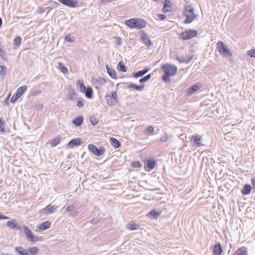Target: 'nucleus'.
<instances>
[{
  "label": "nucleus",
  "mask_w": 255,
  "mask_h": 255,
  "mask_svg": "<svg viewBox=\"0 0 255 255\" xmlns=\"http://www.w3.org/2000/svg\"><path fill=\"white\" fill-rule=\"evenodd\" d=\"M6 226L12 229H16L17 230H20L21 229L20 228L17 227V223L14 219L8 221L6 222Z\"/></svg>",
  "instance_id": "2eb2a0df"
},
{
  "label": "nucleus",
  "mask_w": 255,
  "mask_h": 255,
  "mask_svg": "<svg viewBox=\"0 0 255 255\" xmlns=\"http://www.w3.org/2000/svg\"><path fill=\"white\" fill-rule=\"evenodd\" d=\"M15 251L19 255H29L28 250L22 247H17L15 248Z\"/></svg>",
  "instance_id": "a211bd4d"
},
{
  "label": "nucleus",
  "mask_w": 255,
  "mask_h": 255,
  "mask_svg": "<svg viewBox=\"0 0 255 255\" xmlns=\"http://www.w3.org/2000/svg\"><path fill=\"white\" fill-rule=\"evenodd\" d=\"M202 136L199 134H196L191 137V140L193 142L195 146L200 147L203 145L201 143Z\"/></svg>",
  "instance_id": "9b49d317"
},
{
  "label": "nucleus",
  "mask_w": 255,
  "mask_h": 255,
  "mask_svg": "<svg viewBox=\"0 0 255 255\" xmlns=\"http://www.w3.org/2000/svg\"><path fill=\"white\" fill-rule=\"evenodd\" d=\"M127 228L130 231L136 230L139 229V225L132 221L127 225Z\"/></svg>",
  "instance_id": "6ab92c4d"
},
{
  "label": "nucleus",
  "mask_w": 255,
  "mask_h": 255,
  "mask_svg": "<svg viewBox=\"0 0 255 255\" xmlns=\"http://www.w3.org/2000/svg\"><path fill=\"white\" fill-rule=\"evenodd\" d=\"M151 77V75L150 74H148L147 75H146L145 77H144V79L147 81L148 80H149Z\"/></svg>",
  "instance_id": "6e6d98bb"
},
{
  "label": "nucleus",
  "mask_w": 255,
  "mask_h": 255,
  "mask_svg": "<svg viewBox=\"0 0 255 255\" xmlns=\"http://www.w3.org/2000/svg\"><path fill=\"white\" fill-rule=\"evenodd\" d=\"M27 89V87L25 85L19 87L15 94L12 96L10 99L11 103H14L18 98H19L22 94L25 92Z\"/></svg>",
  "instance_id": "0eeeda50"
},
{
  "label": "nucleus",
  "mask_w": 255,
  "mask_h": 255,
  "mask_svg": "<svg viewBox=\"0 0 255 255\" xmlns=\"http://www.w3.org/2000/svg\"><path fill=\"white\" fill-rule=\"evenodd\" d=\"M4 54V51H3V50L0 47V55L1 56H2Z\"/></svg>",
  "instance_id": "bf43d9fd"
},
{
  "label": "nucleus",
  "mask_w": 255,
  "mask_h": 255,
  "mask_svg": "<svg viewBox=\"0 0 255 255\" xmlns=\"http://www.w3.org/2000/svg\"><path fill=\"white\" fill-rule=\"evenodd\" d=\"M58 68L64 74H66L68 72V68L64 66L61 62L58 63Z\"/></svg>",
  "instance_id": "f704fd0d"
},
{
  "label": "nucleus",
  "mask_w": 255,
  "mask_h": 255,
  "mask_svg": "<svg viewBox=\"0 0 255 255\" xmlns=\"http://www.w3.org/2000/svg\"><path fill=\"white\" fill-rule=\"evenodd\" d=\"M61 141V138L59 137H56L50 142V146L54 147L58 144Z\"/></svg>",
  "instance_id": "72a5a7b5"
},
{
  "label": "nucleus",
  "mask_w": 255,
  "mask_h": 255,
  "mask_svg": "<svg viewBox=\"0 0 255 255\" xmlns=\"http://www.w3.org/2000/svg\"><path fill=\"white\" fill-rule=\"evenodd\" d=\"M131 166L135 168H140L142 167V164L139 161H135L131 163Z\"/></svg>",
  "instance_id": "e433bc0d"
},
{
  "label": "nucleus",
  "mask_w": 255,
  "mask_h": 255,
  "mask_svg": "<svg viewBox=\"0 0 255 255\" xmlns=\"http://www.w3.org/2000/svg\"><path fill=\"white\" fill-rule=\"evenodd\" d=\"M107 104L109 106L114 105L118 102L117 94L115 92H112L111 95H107Z\"/></svg>",
  "instance_id": "1a4fd4ad"
},
{
  "label": "nucleus",
  "mask_w": 255,
  "mask_h": 255,
  "mask_svg": "<svg viewBox=\"0 0 255 255\" xmlns=\"http://www.w3.org/2000/svg\"><path fill=\"white\" fill-rule=\"evenodd\" d=\"M222 252L223 249L219 243L216 244L213 246L212 250V254L213 255H220Z\"/></svg>",
  "instance_id": "f8f14e48"
},
{
  "label": "nucleus",
  "mask_w": 255,
  "mask_h": 255,
  "mask_svg": "<svg viewBox=\"0 0 255 255\" xmlns=\"http://www.w3.org/2000/svg\"><path fill=\"white\" fill-rule=\"evenodd\" d=\"M77 105L78 107L80 108L83 106V101L79 100L77 102Z\"/></svg>",
  "instance_id": "864d4df0"
},
{
  "label": "nucleus",
  "mask_w": 255,
  "mask_h": 255,
  "mask_svg": "<svg viewBox=\"0 0 255 255\" xmlns=\"http://www.w3.org/2000/svg\"><path fill=\"white\" fill-rule=\"evenodd\" d=\"M83 122V118L79 117L73 120V123L76 126H80Z\"/></svg>",
  "instance_id": "bb28decb"
},
{
  "label": "nucleus",
  "mask_w": 255,
  "mask_h": 255,
  "mask_svg": "<svg viewBox=\"0 0 255 255\" xmlns=\"http://www.w3.org/2000/svg\"><path fill=\"white\" fill-rule=\"evenodd\" d=\"M183 14L186 17L184 23L186 24L191 23L196 17L194 8L191 5H187L185 6Z\"/></svg>",
  "instance_id": "7ed1b4c3"
},
{
  "label": "nucleus",
  "mask_w": 255,
  "mask_h": 255,
  "mask_svg": "<svg viewBox=\"0 0 255 255\" xmlns=\"http://www.w3.org/2000/svg\"><path fill=\"white\" fill-rule=\"evenodd\" d=\"M23 229L26 238L29 242H35L41 240L39 238L35 236L27 226L23 225Z\"/></svg>",
  "instance_id": "423d86ee"
},
{
  "label": "nucleus",
  "mask_w": 255,
  "mask_h": 255,
  "mask_svg": "<svg viewBox=\"0 0 255 255\" xmlns=\"http://www.w3.org/2000/svg\"><path fill=\"white\" fill-rule=\"evenodd\" d=\"M51 223L49 221H46L42 223L37 227V229L39 231H42L51 227Z\"/></svg>",
  "instance_id": "ddd939ff"
},
{
  "label": "nucleus",
  "mask_w": 255,
  "mask_h": 255,
  "mask_svg": "<svg viewBox=\"0 0 255 255\" xmlns=\"http://www.w3.org/2000/svg\"><path fill=\"white\" fill-rule=\"evenodd\" d=\"M169 138L168 135L165 134L164 136L161 137L160 139V141L161 142H166Z\"/></svg>",
  "instance_id": "37998d69"
},
{
  "label": "nucleus",
  "mask_w": 255,
  "mask_h": 255,
  "mask_svg": "<svg viewBox=\"0 0 255 255\" xmlns=\"http://www.w3.org/2000/svg\"><path fill=\"white\" fill-rule=\"evenodd\" d=\"M45 8L42 7H39L37 9V11L39 13H42L45 11Z\"/></svg>",
  "instance_id": "09e8293b"
},
{
  "label": "nucleus",
  "mask_w": 255,
  "mask_h": 255,
  "mask_svg": "<svg viewBox=\"0 0 255 255\" xmlns=\"http://www.w3.org/2000/svg\"><path fill=\"white\" fill-rule=\"evenodd\" d=\"M233 255H247V251L245 247H241L238 249Z\"/></svg>",
  "instance_id": "5701e85b"
},
{
  "label": "nucleus",
  "mask_w": 255,
  "mask_h": 255,
  "mask_svg": "<svg viewBox=\"0 0 255 255\" xmlns=\"http://www.w3.org/2000/svg\"><path fill=\"white\" fill-rule=\"evenodd\" d=\"M56 208V207H55L54 206L51 205L50 204H49L47 205L45 208L42 209L41 212H44V213L45 214L52 213Z\"/></svg>",
  "instance_id": "dca6fc26"
},
{
  "label": "nucleus",
  "mask_w": 255,
  "mask_h": 255,
  "mask_svg": "<svg viewBox=\"0 0 255 255\" xmlns=\"http://www.w3.org/2000/svg\"><path fill=\"white\" fill-rule=\"evenodd\" d=\"M21 43V38L19 36H16L13 39V44L16 47L19 46Z\"/></svg>",
  "instance_id": "473e14b6"
},
{
  "label": "nucleus",
  "mask_w": 255,
  "mask_h": 255,
  "mask_svg": "<svg viewBox=\"0 0 255 255\" xmlns=\"http://www.w3.org/2000/svg\"><path fill=\"white\" fill-rule=\"evenodd\" d=\"M157 18L160 20H164L166 17V15L164 14H159L157 15Z\"/></svg>",
  "instance_id": "de8ad7c7"
},
{
  "label": "nucleus",
  "mask_w": 255,
  "mask_h": 255,
  "mask_svg": "<svg viewBox=\"0 0 255 255\" xmlns=\"http://www.w3.org/2000/svg\"><path fill=\"white\" fill-rule=\"evenodd\" d=\"M108 73L109 75L113 79L117 78V73L115 70L110 68L109 67H106Z\"/></svg>",
  "instance_id": "cd10ccee"
},
{
  "label": "nucleus",
  "mask_w": 255,
  "mask_h": 255,
  "mask_svg": "<svg viewBox=\"0 0 255 255\" xmlns=\"http://www.w3.org/2000/svg\"><path fill=\"white\" fill-rule=\"evenodd\" d=\"M74 209V207L73 205H70V206H68L66 207V211L67 212H70V211H71L72 210H73Z\"/></svg>",
  "instance_id": "3c124183"
},
{
  "label": "nucleus",
  "mask_w": 255,
  "mask_h": 255,
  "mask_svg": "<svg viewBox=\"0 0 255 255\" xmlns=\"http://www.w3.org/2000/svg\"><path fill=\"white\" fill-rule=\"evenodd\" d=\"M171 7H172V4L169 1V0H165V3L163 5V9H162L163 12L166 13L167 12L171 11L172 10Z\"/></svg>",
  "instance_id": "f3484780"
},
{
  "label": "nucleus",
  "mask_w": 255,
  "mask_h": 255,
  "mask_svg": "<svg viewBox=\"0 0 255 255\" xmlns=\"http://www.w3.org/2000/svg\"><path fill=\"white\" fill-rule=\"evenodd\" d=\"M62 4L69 7H76L78 6L79 0H58Z\"/></svg>",
  "instance_id": "9d476101"
},
{
  "label": "nucleus",
  "mask_w": 255,
  "mask_h": 255,
  "mask_svg": "<svg viewBox=\"0 0 255 255\" xmlns=\"http://www.w3.org/2000/svg\"><path fill=\"white\" fill-rule=\"evenodd\" d=\"M148 71V69H146L143 70L139 71L133 74V76L135 77H140L145 74H146Z\"/></svg>",
  "instance_id": "c9c22d12"
},
{
  "label": "nucleus",
  "mask_w": 255,
  "mask_h": 255,
  "mask_svg": "<svg viewBox=\"0 0 255 255\" xmlns=\"http://www.w3.org/2000/svg\"><path fill=\"white\" fill-rule=\"evenodd\" d=\"M8 217L3 215L2 213L0 212V220H5L7 219Z\"/></svg>",
  "instance_id": "603ef678"
},
{
  "label": "nucleus",
  "mask_w": 255,
  "mask_h": 255,
  "mask_svg": "<svg viewBox=\"0 0 255 255\" xmlns=\"http://www.w3.org/2000/svg\"><path fill=\"white\" fill-rule=\"evenodd\" d=\"M248 55L251 57L255 58V48L248 51Z\"/></svg>",
  "instance_id": "79ce46f5"
},
{
  "label": "nucleus",
  "mask_w": 255,
  "mask_h": 255,
  "mask_svg": "<svg viewBox=\"0 0 255 255\" xmlns=\"http://www.w3.org/2000/svg\"><path fill=\"white\" fill-rule=\"evenodd\" d=\"M125 23L126 25L132 29H141L145 27L146 25V22L145 20L136 18L127 20Z\"/></svg>",
  "instance_id": "f03ea898"
},
{
  "label": "nucleus",
  "mask_w": 255,
  "mask_h": 255,
  "mask_svg": "<svg viewBox=\"0 0 255 255\" xmlns=\"http://www.w3.org/2000/svg\"><path fill=\"white\" fill-rule=\"evenodd\" d=\"M161 68L164 73L162 79L165 82L169 81V77L175 76L177 72V67L173 65L166 63L161 66Z\"/></svg>",
  "instance_id": "f257e3e1"
},
{
  "label": "nucleus",
  "mask_w": 255,
  "mask_h": 255,
  "mask_svg": "<svg viewBox=\"0 0 255 255\" xmlns=\"http://www.w3.org/2000/svg\"><path fill=\"white\" fill-rule=\"evenodd\" d=\"M81 141L80 138H76L72 139L68 143L67 146L69 148H73L75 146H78L80 145Z\"/></svg>",
  "instance_id": "4468645a"
},
{
  "label": "nucleus",
  "mask_w": 255,
  "mask_h": 255,
  "mask_svg": "<svg viewBox=\"0 0 255 255\" xmlns=\"http://www.w3.org/2000/svg\"><path fill=\"white\" fill-rule=\"evenodd\" d=\"M153 131L154 128L152 126L148 127L146 129V131L149 133H152L153 132Z\"/></svg>",
  "instance_id": "8fccbe9b"
},
{
  "label": "nucleus",
  "mask_w": 255,
  "mask_h": 255,
  "mask_svg": "<svg viewBox=\"0 0 255 255\" xmlns=\"http://www.w3.org/2000/svg\"><path fill=\"white\" fill-rule=\"evenodd\" d=\"M91 224H96L97 222H98V220H95V219H93L91 221Z\"/></svg>",
  "instance_id": "13d9d810"
},
{
  "label": "nucleus",
  "mask_w": 255,
  "mask_h": 255,
  "mask_svg": "<svg viewBox=\"0 0 255 255\" xmlns=\"http://www.w3.org/2000/svg\"><path fill=\"white\" fill-rule=\"evenodd\" d=\"M112 0H101V2L102 3H107V2H111Z\"/></svg>",
  "instance_id": "4d7b16f0"
},
{
  "label": "nucleus",
  "mask_w": 255,
  "mask_h": 255,
  "mask_svg": "<svg viewBox=\"0 0 255 255\" xmlns=\"http://www.w3.org/2000/svg\"><path fill=\"white\" fill-rule=\"evenodd\" d=\"M251 183L252 184V185L253 186V188H255V178H253L251 180Z\"/></svg>",
  "instance_id": "5fc2aeb1"
},
{
  "label": "nucleus",
  "mask_w": 255,
  "mask_h": 255,
  "mask_svg": "<svg viewBox=\"0 0 255 255\" xmlns=\"http://www.w3.org/2000/svg\"><path fill=\"white\" fill-rule=\"evenodd\" d=\"M161 214V212H157L154 210H152L147 214V216L152 217L155 219H157Z\"/></svg>",
  "instance_id": "c756f323"
},
{
  "label": "nucleus",
  "mask_w": 255,
  "mask_h": 255,
  "mask_svg": "<svg viewBox=\"0 0 255 255\" xmlns=\"http://www.w3.org/2000/svg\"><path fill=\"white\" fill-rule=\"evenodd\" d=\"M115 39V43L118 45H121L122 41L120 37H114Z\"/></svg>",
  "instance_id": "a19ab883"
},
{
  "label": "nucleus",
  "mask_w": 255,
  "mask_h": 255,
  "mask_svg": "<svg viewBox=\"0 0 255 255\" xmlns=\"http://www.w3.org/2000/svg\"><path fill=\"white\" fill-rule=\"evenodd\" d=\"M156 165L155 161L152 159H148L147 161V166L150 169H152L154 168Z\"/></svg>",
  "instance_id": "a878e982"
},
{
  "label": "nucleus",
  "mask_w": 255,
  "mask_h": 255,
  "mask_svg": "<svg viewBox=\"0 0 255 255\" xmlns=\"http://www.w3.org/2000/svg\"><path fill=\"white\" fill-rule=\"evenodd\" d=\"M252 191V187L250 184H246L244 185L241 192L243 195L249 194Z\"/></svg>",
  "instance_id": "4be33fe9"
},
{
  "label": "nucleus",
  "mask_w": 255,
  "mask_h": 255,
  "mask_svg": "<svg viewBox=\"0 0 255 255\" xmlns=\"http://www.w3.org/2000/svg\"><path fill=\"white\" fill-rule=\"evenodd\" d=\"M143 41L146 45L149 46L151 44L150 40L147 38H143Z\"/></svg>",
  "instance_id": "49530a36"
},
{
  "label": "nucleus",
  "mask_w": 255,
  "mask_h": 255,
  "mask_svg": "<svg viewBox=\"0 0 255 255\" xmlns=\"http://www.w3.org/2000/svg\"><path fill=\"white\" fill-rule=\"evenodd\" d=\"M4 122L2 119H0V131L3 132L4 131L3 127Z\"/></svg>",
  "instance_id": "c03bdc74"
},
{
  "label": "nucleus",
  "mask_w": 255,
  "mask_h": 255,
  "mask_svg": "<svg viewBox=\"0 0 255 255\" xmlns=\"http://www.w3.org/2000/svg\"><path fill=\"white\" fill-rule=\"evenodd\" d=\"M200 89L199 86H198L197 84H195L193 85V86L189 88L187 91V94L189 95H191L193 94L195 92L198 91Z\"/></svg>",
  "instance_id": "b1692460"
},
{
  "label": "nucleus",
  "mask_w": 255,
  "mask_h": 255,
  "mask_svg": "<svg viewBox=\"0 0 255 255\" xmlns=\"http://www.w3.org/2000/svg\"><path fill=\"white\" fill-rule=\"evenodd\" d=\"M110 141L115 148H119L121 146V143L120 141L116 138L114 137H111L110 138Z\"/></svg>",
  "instance_id": "aec40b11"
},
{
  "label": "nucleus",
  "mask_w": 255,
  "mask_h": 255,
  "mask_svg": "<svg viewBox=\"0 0 255 255\" xmlns=\"http://www.w3.org/2000/svg\"><path fill=\"white\" fill-rule=\"evenodd\" d=\"M128 87L129 88H133L137 90H141L143 89L144 86H138L136 85H135L134 84H131L128 86Z\"/></svg>",
  "instance_id": "4c0bfd02"
},
{
  "label": "nucleus",
  "mask_w": 255,
  "mask_h": 255,
  "mask_svg": "<svg viewBox=\"0 0 255 255\" xmlns=\"http://www.w3.org/2000/svg\"><path fill=\"white\" fill-rule=\"evenodd\" d=\"M146 81V80L144 79V78H141V79H140L139 82L140 83H142V82H145Z\"/></svg>",
  "instance_id": "052dcab7"
},
{
  "label": "nucleus",
  "mask_w": 255,
  "mask_h": 255,
  "mask_svg": "<svg viewBox=\"0 0 255 255\" xmlns=\"http://www.w3.org/2000/svg\"><path fill=\"white\" fill-rule=\"evenodd\" d=\"M193 58V56H186V58H177V60L180 63H189L190 62Z\"/></svg>",
  "instance_id": "7c9ffc66"
},
{
  "label": "nucleus",
  "mask_w": 255,
  "mask_h": 255,
  "mask_svg": "<svg viewBox=\"0 0 255 255\" xmlns=\"http://www.w3.org/2000/svg\"><path fill=\"white\" fill-rule=\"evenodd\" d=\"M83 93H85V96L87 98H91L92 97L93 90L90 87H88L85 88V91Z\"/></svg>",
  "instance_id": "c85d7f7f"
},
{
  "label": "nucleus",
  "mask_w": 255,
  "mask_h": 255,
  "mask_svg": "<svg viewBox=\"0 0 255 255\" xmlns=\"http://www.w3.org/2000/svg\"><path fill=\"white\" fill-rule=\"evenodd\" d=\"M29 255H36L39 252V249L37 247H31L27 249Z\"/></svg>",
  "instance_id": "412c9836"
},
{
  "label": "nucleus",
  "mask_w": 255,
  "mask_h": 255,
  "mask_svg": "<svg viewBox=\"0 0 255 255\" xmlns=\"http://www.w3.org/2000/svg\"><path fill=\"white\" fill-rule=\"evenodd\" d=\"M7 71V68L3 65H0V75L4 76L5 75Z\"/></svg>",
  "instance_id": "58836bf2"
},
{
  "label": "nucleus",
  "mask_w": 255,
  "mask_h": 255,
  "mask_svg": "<svg viewBox=\"0 0 255 255\" xmlns=\"http://www.w3.org/2000/svg\"><path fill=\"white\" fill-rule=\"evenodd\" d=\"M65 41L69 42L73 41V40L70 35H67L65 38Z\"/></svg>",
  "instance_id": "a18cd8bd"
},
{
  "label": "nucleus",
  "mask_w": 255,
  "mask_h": 255,
  "mask_svg": "<svg viewBox=\"0 0 255 255\" xmlns=\"http://www.w3.org/2000/svg\"><path fill=\"white\" fill-rule=\"evenodd\" d=\"M2 24V20H1V18L0 17V26Z\"/></svg>",
  "instance_id": "680f3d73"
},
{
  "label": "nucleus",
  "mask_w": 255,
  "mask_h": 255,
  "mask_svg": "<svg viewBox=\"0 0 255 255\" xmlns=\"http://www.w3.org/2000/svg\"><path fill=\"white\" fill-rule=\"evenodd\" d=\"M117 67L118 70H119L120 71L123 72H126L127 71L126 67L125 66L123 61H120L119 62Z\"/></svg>",
  "instance_id": "2f4dec72"
},
{
  "label": "nucleus",
  "mask_w": 255,
  "mask_h": 255,
  "mask_svg": "<svg viewBox=\"0 0 255 255\" xmlns=\"http://www.w3.org/2000/svg\"><path fill=\"white\" fill-rule=\"evenodd\" d=\"M217 48L220 54L224 56L231 57L232 55V52L222 41H220L217 42Z\"/></svg>",
  "instance_id": "20e7f679"
},
{
  "label": "nucleus",
  "mask_w": 255,
  "mask_h": 255,
  "mask_svg": "<svg viewBox=\"0 0 255 255\" xmlns=\"http://www.w3.org/2000/svg\"><path fill=\"white\" fill-rule=\"evenodd\" d=\"M77 89L81 92L84 93L85 91L86 87H85L83 82L79 80L76 83Z\"/></svg>",
  "instance_id": "393cba45"
},
{
  "label": "nucleus",
  "mask_w": 255,
  "mask_h": 255,
  "mask_svg": "<svg viewBox=\"0 0 255 255\" xmlns=\"http://www.w3.org/2000/svg\"><path fill=\"white\" fill-rule=\"evenodd\" d=\"M90 121L93 126L97 125L99 122V120L96 118V117L94 116L91 117L90 118Z\"/></svg>",
  "instance_id": "ea45409f"
},
{
  "label": "nucleus",
  "mask_w": 255,
  "mask_h": 255,
  "mask_svg": "<svg viewBox=\"0 0 255 255\" xmlns=\"http://www.w3.org/2000/svg\"><path fill=\"white\" fill-rule=\"evenodd\" d=\"M197 35V31L194 29H187L182 32L179 35V38L183 40L191 39Z\"/></svg>",
  "instance_id": "39448f33"
},
{
  "label": "nucleus",
  "mask_w": 255,
  "mask_h": 255,
  "mask_svg": "<svg viewBox=\"0 0 255 255\" xmlns=\"http://www.w3.org/2000/svg\"><path fill=\"white\" fill-rule=\"evenodd\" d=\"M88 149L91 152L97 156L103 155L105 151V149L104 147H101L98 149L95 145L92 144L88 145Z\"/></svg>",
  "instance_id": "6e6552de"
}]
</instances>
